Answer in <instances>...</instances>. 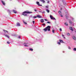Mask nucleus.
<instances>
[{"label":"nucleus","instance_id":"nucleus-4","mask_svg":"<svg viewBox=\"0 0 76 76\" xmlns=\"http://www.w3.org/2000/svg\"><path fill=\"white\" fill-rule=\"evenodd\" d=\"M37 4L38 5V6H42V5L39 4V2H37Z\"/></svg>","mask_w":76,"mask_h":76},{"label":"nucleus","instance_id":"nucleus-40","mask_svg":"<svg viewBox=\"0 0 76 76\" xmlns=\"http://www.w3.org/2000/svg\"><path fill=\"white\" fill-rule=\"evenodd\" d=\"M18 38H20V36H19Z\"/></svg>","mask_w":76,"mask_h":76},{"label":"nucleus","instance_id":"nucleus-32","mask_svg":"<svg viewBox=\"0 0 76 76\" xmlns=\"http://www.w3.org/2000/svg\"><path fill=\"white\" fill-rule=\"evenodd\" d=\"M47 30H48V31H50V29H48Z\"/></svg>","mask_w":76,"mask_h":76},{"label":"nucleus","instance_id":"nucleus-11","mask_svg":"<svg viewBox=\"0 0 76 76\" xmlns=\"http://www.w3.org/2000/svg\"><path fill=\"white\" fill-rule=\"evenodd\" d=\"M64 25L66 26H68V24H67V22L65 23Z\"/></svg>","mask_w":76,"mask_h":76},{"label":"nucleus","instance_id":"nucleus-5","mask_svg":"<svg viewBox=\"0 0 76 76\" xmlns=\"http://www.w3.org/2000/svg\"><path fill=\"white\" fill-rule=\"evenodd\" d=\"M20 23H17V26H20Z\"/></svg>","mask_w":76,"mask_h":76},{"label":"nucleus","instance_id":"nucleus-18","mask_svg":"<svg viewBox=\"0 0 76 76\" xmlns=\"http://www.w3.org/2000/svg\"><path fill=\"white\" fill-rule=\"evenodd\" d=\"M46 11L48 13L50 12V10H46Z\"/></svg>","mask_w":76,"mask_h":76},{"label":"nucleus","instance_id":"nucleus-10","mask_svg":"<svg viewBox=\"0 0 76 76\" xmlns=\"http://www.w3.org/2000/svg\"><path fill=\"white\" fill-rule=\"evenodd\" d=\"M72 38L74 39V40H76V38L75 36H72Z\"/></svg>","mask_w":76,"mask_h":76},{"label":"nucleus","instance_id":"nucleus-42","mask_svg":"<svg viewBox=\"0 0 76 76\" xmlns=\"http://www.w3.org/2000/svg\"><path fill=\"white\" fill-rule=\"evenodd\" d=\"M28 44V43H24V44Z\"/></svg>","mask_w":76,"mask_h":76},{"label":"nucleus","instance_id":"nucleus-23","mask_svg":"<svg viewBox=\"0 0 76 76\" xmlns=\"http://www.w3.org/2000/svg\"><path fill=\"white\" fill-rule=\"evenodd\" d=\"M58 44H59V45H60L61 43H60V42H58Z\"/></svg>","mask_w":76,"mask_h":76},{"label":"nucleus","instance_id":"nucleus-24","mask_svg":"<svg viewBox=\"0 0 76 76\" xmlns=\"http://www.w3.org/2000/svg\"><path fill=\"white\" fill-rule=\"evenodd\" d=\"M69 23H70V24H72V22L71 21H69Z\"/></svg>","mask_w":76,"mask_h":76},{"label":"nucleus","instance_id":"nucleus-27","mask_svg":"<svg viewBox=\"0 0 76 76\" xmlns=\"http://www.w3.org/2000/svg\"><path fill=\"white\" fill-rule=\"evenodd\" d=\"M24 46L25 47H28V46L27 45H24Z\"/></svg>","mask_w":76,"mask_h":76},{"label":"nucleus","instance_id":"nucleus-17","mask_svg":"<svg viewBox=\"0 0 76 76\" xmlns=\"http://www.w3.org/2000/svg\"><path fill=\"white\" fill-rule=\"evenodd\" d=\"M29 50H30V51H32L33 50V49L30 48V49H29Z\"/></svg>","mask_w":76,"mask_h":76},{"label":"nucleus","instance_id":"nucleus-19","mask_svg":"<svg viewBox=\"0 0 76 76\" xmlns=\"http://www.w3.org/2000/svg\"><path fill=\"white\" fill-rule=\"evenodd\" d=\"M67 35L68 36H70V34L69 33H68L67 34Z\"/></svg>","mask_w":76,"mask_h":76},{"label":"nucleus","instance_id":"nucleus-16","mask_svg":"<svg viewBox=\"0 0 76 76\" xmlns=\"http://www.w3.org/2000/svg\"><path fill=\"white\" fill-rule=\"evenodd\" d=\"M41 1H42L43 3H45V1L44 0H40Z\"/></svg>","mask_w":76,"mask_h":76},{"label":"nucleus","instance_id":"nucleus-48","mask_svg":"<svg viewBox=\"0 0 76 76\" xmlns=\"http://www.w3.org/2000/svg\"><path fill=\"white\" fill-rule=\"evenodd\" d=\"M54 12H55V11H54Z\"/></svg>","mask_w":76,"mask_h":76},{"label":"nucleus","instance_id":"nucleus-43","mask_svg":"<svg viewBox=\"0 0 76 76\" xmlns=\"http://www.w3.org/2000/svg\"><path fill=\"white\" fill-rule=\"evenodd\" d=\"M62 37H64V35H62Z\"/></svg>","mask_w":76,"mask_h":76},{"label":"nucleus","instance_id":"nucleus-35","mask_svg":"<svg viewBox=\"0 0 76 76\" xmlns=\"http://www.w3.org/2000/svg\"><path fill=\"white\" fill-rule=\"evenodd\" d=\"M34 23H35V21H33V23H34Z\"/></svg>","mask_w":76,"mask_h":76},{"label":"nucleus","instance_id":"nucleus-21","mask_svg":"<svg viewBox=\"0 0 76 76\" xmlns=\"http://www.w3.org/2000/svg\"><path fill=\"white\" fill-rule=\"evenodd\" d=\"M58 13H59V14H61V12L60 11H58Z\"/></svg>","mask_w":76,"mask_h":76},{"label":"nucleus","instance_id":"nucleus-34","mask_svg":"<svg viewBox=\"0 0 76 76\" xmlns=\"http://www.w3.org/2000/svg\"><path fill=\"white\" fill-rule=\"evenodd\" d=\"M7 44H10V42H7Z\"/></svg>","mask_w":76,"mask_h":76},{"label":"nucleus","instance_id":"nucleus-20","mask_svg":"<svg viewBox=\"0 0 76 76\" xmlns=\"http://www.w3.org/2000/svg\"><path fill=\"white\" fill-rule=\"evenodd\" d=\"M23 22L24 23V24H25L26 25V24H27V23L25 22V21H24L23 20Z\"/></svg>","mask_w":76,"mask_h":76},{"label":"nucleus","instance_id":"nucleus-38","mask_svg":"<svg viewBox=\"0 0 76 76\" xmlns=\"http://www.w3.org/2000/svg\"><path fill=\"white\" fill-rule=\"evenodd\" d=\"M45 21H47V20L46 19H45Z\"/></svg>","mask_w":76,"mask_h":76},{"label":"nucleus","instance_id":"nucleus-36","mask_svg":"<svg viewBox=\"0 0 76 76\" xmlns=\"http://www.w3.org/2000/svg\"><path fill=\"white\" fill-rule=\"evenodd\" d=\"M46 7L47 8H48V6H46Z\"/></svg>","mask_w":76,"mask_h":76},{"label":"nucleus","instance_id":"nucleus-3","mask_svg":"<svg viewBox=\"0 0 76 76\" xmlns=\"http://www.w3.org/2000/svg\"><path fill=\"white\" fill-rule=\"evenodd\" d=\"M51 28V26H48L45 29H50Z\"/></svg>","mask_w":76,"mask_h":76},{"label":"nucleus","instance_id":"nucleus-26","mask_svg":"<svg viewBox=\"0 0 76 76\" xmlns=\"http://www.w3.org/2000/svg\"><path fill=\"white\" fill-rule=\"evenodd\" d=\"M52 32L53 33H54L55 31H54V30H52Z\"/></svg>","mask_w":76,"mask_h":76},{"label":"nucleus","instance_id":"nucleus-46","mask_svg":"<svg viewBox=\"0 0 76 76\" xmlns=\"http://www.w3.org/2000/svg\"><path fill=\"white\" fill-rule=\"evenodd\" d=\"M61 10H62V8H61Z\"/></svg>","mask_w":76,"mask_h":76},{"label":"nucleus","instance_id":"nucleus-25","mask_svg":"<svg viewBox=\"0 0 76 76\" xmlns=\"http://www.w3.org/2000/svg\"><path fill=\"white\" fill-rule=\"evenodd\" d=\"M74 51H76V48H74Z\"/></svg>","mask_w":76,"mask_h":76},{"label":"nucleus","instance_id":"nucleus-13","mask_svg":"<svg viewBox=\"0 0 76 76\" xmlns=\"http://www.w3.org/2000/svg\"><path fill=\"white\" fill-rule=\"evenodd\" d=\"M3 31L4 32H7V33H8V31H6L5 30H3Z\"/></svg>","mask_w":76,"mask_h":76},{"label":"nucleus","instance_id":"nucleus-31","mask_svg":"<svg viewBox=\"0 0 76 76\" xmlns=\"http://www.w3.org/2000/svg\"><path fill=\"white\" fill-rule=\"evenodd\" d=\"M59 31H62V30L61 29H59Z\"/></svg>","mask_w":76,"mask_h":76},{"label":"nucleus","instance_id":"nucleus-12","mask_svg":"<svg viewBox=\"0 0 76 76\" xmlns=\"http://www.w3.org/2000/svg\"><path fill=\"white\" fill-rule=\"evenodd\" d=\"M13 12H14V13H17V12H16V11L14 10H13Z\"/></svg>","mask_w":76,"mask_h":76},{"label":"nucleus","instance_id":"nucleus-28","mask_svg":"<svg viewBox=\"0 0 76 76\" xmlns=\"http://www.w3.org/2000/svg\"><path fill=\"white\" fill-rule=\"evenodd\" d=\"M68 49H69L70 50V49H71V48H70V47L69 46L68 47Z\"/></svg>","mask_w":76,"mask_h":76},{"label":"nucleus","instance_id":"nucleus-2","mask_svg":"<svg viewBox=\"0 0 76 76\" xmlns=\"http://www.w3.org/2000/svg\"><path fill=\"white\" fill-rule=\"evenodd\" d=\"M50 18L51 19H53V20H56V18H55L54 17H53L51 15H50Z\"/></svg>","mask_w":76,"mask_h":76},{"label":"nucleus","instance_id":"nucleus-1","mask_svg":"<svg viewBox=\"0 0 76 76\" xmlns=\"http://www.w3.org/2000/svg\"><path fill=\"white\" fill-rule=\"evenodd\" d=\"M32 12H23V13H22V15H24V16H26L27 15L25 13H32Z\"/></svg>","mask_w":76,"mask_h":76},{"label":"nucleus","instance_id":"nucleus-14","mask_svg":"<svg viewBox=\"0 0 76 76\" xmlns=\"http://www.w3.org/2000/svg\"><path fill=\"white\" fill-rule=\"evenodd\" d=\"M43 31H45V32H46L47 31V29H44Z\"/></svg>","mask_w":76,"mask_h":76},{"label":"nucleus","instance_id":"nucleus-47","mask_svg":"<svg viewBox=\"0 0 76 76\" xmlns=\"http://www.w3.org/2000/svg\"><path fill=\"white\" fill-rule=\"evenodd\" d=\"M39 12H41V11H39Z\"/></svg>","mask_w":76,"mask_h":76},{"label":"nucleus","instance_id":"nucleus-8","mask_svg":"<svg viewBox=\"0 0 76 76\" xmlns=\"http://www.w3.org/2000/svg\"><path fill=\"white\" fill-rule=\"evenodd\" d=\"M59 41L60 42H61V43H64V42H63V40L60 39Z\"/></svg>","mask_w":76,"mask_h":76},{"label":"nucleus","instance_id":"nucleus-41","mask_svg":"<svg viewBox=\"0 0 76 76\" xmlns=\"http://www.w3.org/2000/svg\"><path fill=\"white\" fill-rule=\"evenodd\" d=\"M49 1H48V3H49Z\"/></svg>","mask_w":76,"mask_h":76},{"label":"nucleus","instance_id":"nucleus-44","mask_svg":"<svg viewBox=\"0 0 76 76\" xmlns=\"http://www.w3.org/2000/svg\"><path fill=\"white\" fill-rule=\"evenodd\" d=\"M43 25H44H44H45V24H43Z\"/></svg>","mask_w":76,"mask_h":76},{"label":"nucleus","instance_id":"nucleus-22","mask_svg":"<svg viewBox=\"0 0 76 76\" xmlns=\"http://www.w3.org/2000/svg\"><path fill=\"white\" fill-rule=\"evenodd\" d=\"M69 29H74V28L70 27H69Z\"/></svg>","mask_w":76,"mask_h":76},{"label":"nucleus","instance_id":"nucleus-30","mask_svg":"<svg viewBox=\"0 0 76 76\" xmlns=\"http://www.w3.org/2000/svg\"><path fill=\"white\" fill-rule=\"evenodd\" d=\"M47 23H50V22H47Z\"/></svg>","mask_w":76,"mask_h":76},{"label":"nucleus","instance_id":"nucleus-37","mask_svg":"<svg viewBox=\"0 0 76 76\" xmlns=\"http://www.w3.org/2000/svg\"><path fill=\"white\" fill-rule=\"evenodd\" d=\"M61 17H63V15H61Z\"/></svg>","mask_w":76,"mask_h":76},{"label":"nucleus","instance_id":"nucleus-9","mask_svg":"<svg viewBox=\"0 0 76 76\" xmlns=\"http://www.w3.org/2000/svg\"><path fill=\"white\" fill-rule=\"evenodd\" d=\"M41 20V22H42V23H43L44 22V19H42L41 20Z\"/></svg>","mask_w":76,"mask_h":76},{"label":"nucleus","instance_id":"nucleus-7","mask_svg":"<svg viewBox=\"0 0 76 76\" xmlns=\"http://www.w3.org/2000/svg\"><path fill=\"white\" fill-rule=\"evenodd\" d=\"M2 3V4L4 5V6H5V3H4V1H1Z\"/></svg>","mask_w":76,"mask_h":76},{"label":"nucleus","instance_id":"nucleus-45","mask_svg":"<svg viewBox=\"0 0 76 76\" xmlns=\"http://www.w3.org/2000/svg\"><path fill=\"white\" fill-rule=\"evenodd\" d=\"M64 39H65V38H66L65 37H64Z\"/></svg>","mask_w":76,"mask_h":76},{"label":"nucleus","instance_id":"nucleus-33","mask_svg":"<svg viewBox=\"0 0 76 76\" xmlns=\"http://www.w3.org/2000/svg\"><path fill=\"white\" fill-rule=\"evenodd\" d=\"M33 18H37V16H34Z\"/></svg>","mask_w":76,"mask_h":76},{"label":"nucleus","instance_id":"nucleus-15","mask_svg":"<svg viewBox=\"0 0 76 76\" xmlns=\"http://www.w3.org/2000/svg\"><path fill=\"white\" fill-rule=\"evenodd\" d=\"M5 36L6 37H7V38H9V36H8L7 35H6Z\"/></svg>","mask_w":76,"mask_h":76},{"label":"nucleus","instance_id":"nucleus-29","mask_svg":"<svg viewBox=\"0 0 76 76\" xmlns=\"http://www.w3.org/2000/svg\"><path fill=\"white\" fill-rule=\"evenodd\" d=\"M70 30H71V31H73V29H70Z\"/></svg>","mask_w":76,"mask_h":76},{"label":"nucleus","instance_id":"nucleus-39","mask_svg":"<svg viewBox=\"0 0 76 76\" xmlns=\"http://www.w3.org/2000/svg\"><path fill=\"white\" fill-rule=\"evenodd\" d=\"M34 10V11H37V10Z\"/></svg>","mask_w":76,"mask_h":76},{"label":"nucleus","instance_id":"nucleus-6","mask_svg":"<svg viewBox=\"0 0 76 76\" xmlns=\"http://www.w3.org/2000/svg\"><path fill=\"white\" fill-rule=\"evenodd\" d=\"M37 17L39 18H42L41 16L39 15H37Z\"/></svg>","mask_w":76,"mask_h":76}]
</instances>
